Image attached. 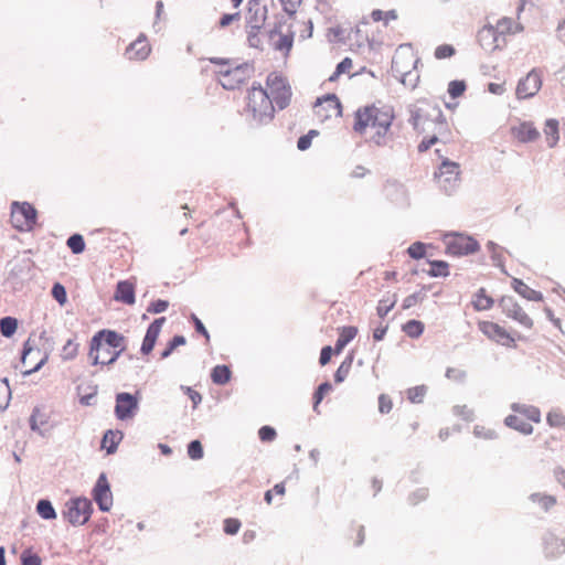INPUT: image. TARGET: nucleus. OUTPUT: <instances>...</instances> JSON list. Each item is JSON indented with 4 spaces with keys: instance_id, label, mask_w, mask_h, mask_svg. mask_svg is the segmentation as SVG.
Here are the masks:
<instances>
[{
    "instance_id": "e433bc0d",
    "label": "nucleus",
    "mask_w": 565,
    "mask_h": 565,
    "mask_svg": "<svg viewBox=\"0 0 565 565\" xmlns=\"http://www.w3.org/2000/svg\"><path fill=\"white\" fill-rule=\"evenodd\" d=\"M353 70V61L350 57L343 58L335 67V71L328 78L329 82H335L340 75L348 74L351 75Z\"/></svg>"
},
{
    "instance_id": "4d7b16f0",
    "label": "nucleus",
    "mask_w": 565,
    "mask_h": 565,
    "mask_svg": "<svg viewBox=\"0 0 565 565\" xmlns=\"http://www.w3.org/2000/svg\"><path fill=\"white\" fill-rule=\"evenodd\" d=\"M188 455L193 460H199L203 457V447L199 440H193L189 444Z\"/></svg>"
},
{
    "instance_id": "603ef678",
    "label": "nucleus",
    "mask_w": 565,
    "mask_h": 565,
    "mask_svg": "<svg viewBox=\"0 0 565 565\" xmlns=\"http://www.w3.org/2000/svg\"><path fill=\"white\" fill-rule=\"evenodd\" d=\"M332 390V386L330 383L326 382L319 385L318 390L315 393V403H313V409L317 412L318 406L323 399L324 395L328 394Z\"/></svg>"
},
{
    "instance_id": "0eeeda50",
    "label": "nucleus",
    "mask_w": 565,
    "mask_h": 565,
    "mask_svg": "<svg viewBox=\"0 0 565 565\" xmlns=\"http://www.w3.org/2000/svg\"><path fill=\"white\" fill-rule=\"evenodd\" d=\"M419 57L412 44L399 45L392 60V70L402 81L417 68Z\"/></svg>"
},
{
    "instance_id": "680f3d73",
    "label": "nucleus",
    "mask_w": 565,
    "mask_h": 565,
    "mask_svg": "<svg viewBox=\"0 0 565 565\" xmlns=\"http://www.w3.org/2000/svg\"><path fill=\"white\" fill-rule=\"evenodd\" d=\"M318 135L317 130H310L307 135L298 139L297 147L299 150L305 151L311 146L312 138Z\"/></svg>"
},
{
    "instance_id": "f03ea898",
    "label": "nucleus",
    "mask_w": 565,
    "mask_h": 565,
    "mask_svg": "<svg viewBox=\"0 0 565 565\" xmlns=\"http://www.w3.org/2000/svg\"><path fill=\"white\" fill-rule=\"evenodd\" d=\"M126 350V339L114 330L96 332L89 343L88 358L93 365L109 366Z\"/></svg>"
},
{
    "instance_id": "9b49d317",
    "label": "nucleus",
    "mask_w": 565,
    "mask_h": 565,
    "mask_svg": "<svg viewBox=\"0 0 565 565\" xmlns=\"http://www.w3.org/2000/svg\"><path fill=\"white\" fill-rule=\"evenodd\" d=\"M498 305L507 318L512 319L524 329H533V319L512 296H502L499 299Z\"/></svg>"
},
{
    "instance_id": "8fccbe9b",
    "label": "nucleus",
    "mask_w": 565,
    "mask_h": 565,
    "mask_svg": "<svg viewBox=\"0 0 565 565\" xmlns=\"http://www.w3.org/2000/svg\"><path fill=\"white\" fill-rule=\"evenodd\" d=\"M456 49L450 44H441L435 49L434 55L437 60L449 58L454 56Z\"/></svg>"
},
{
    "instance_id": "ea45409f",
    "label": "nucleus",
    "mask_w": 565,
    "mask_h": 565,
    "mask_svg": "<svg viewBox=\"0 0 565 565\" xmlns=\"http://www.w3.org/2000/svg\"><path fill=\"white\" fill-rule=\"evenodd\" d=\"M396 305V296L393 295L391 298H383L379 301L376 307V312L380 318H385L387 313L394 308Z\"/></svg>"
},
{
    "instance_id": "774afa93",
    "label": "nucleus",
    "mask_w": 565,
    "mask_h": 565,
    "mask_svg": "<svg viewBox=\"0 0 565 565\" xmlns=\"http://www.w3.org/2000/svg\"><path fill=\"white\" fill-rule=\"evenodd\" d=\"M428 497V491L427 489H418L416 490L415 492H413L411 495H409V502L413 504V505H416L418 504L420 501H424L426 500Z\"/></svg>"
},
{
    "instance_id": "864d4df0",
    "label": "nucleus",
    "mask_w": 565,
    "mask_h": 565,
    "mask_svg": "<svg viewBox=\"0 0 565 565\" xmlns=\"http://www.w3.org/2000/svg\"><path fill=\"white\" fill-rule=\"evenodd\" d=\"M351 365H352L351 360H345L340 364V366L338 367V370L334 374V381L337 383H341L347 379V376L349 375V372L351 370Z\"/></svg>"
},
{
    "instance_id": "58836bf2",
    "label": "nucleus",
    "mask_w": 565,
    "mask_h": 565,
    "mask_svg": "<svg viewBox=\"0 0 565 565\" xmlns=\"http://www.w3.org/2000/svg\"><path fill=\"white\" fill-rule=\"evenodd\" d=\"M428 275L431 277H447L449 275V265L444 260H433L429 263Z\"/></svg>"
},
{
    "instance_id": "f257e3e1",
    "label": "nucleus",
    "mask_w": 565,
    "mask_h": 565,
    "mask_svg": "<svg viewBox=\"0 0 565 565\" xmlns=\"http://www.w3.org/2000/svg\"><path fill=\"white\" fill-rule=\"evenodd\" d=\"M394 111L387 106L366 105L354 113L353 130L371 142L381 146L394 120Z\"/></svg>"
},
{
    "instance_id": "393cba45",
    "label": "nucleus",
    "mask_w": 565,
    "mask_h": 565,
    "mask_svg": "<svg viewBox=\"0 0 565 565\" xmlns=\"http://www.w3.org/2000/svg\"><path fill=\"white\" fill-rule=\"evenodd\" d=\"M265 21V13L258 19H255V22L252 20L248 21L249 26L247 31V41L250 47L262 49L264 34L262 31L263 23Z\"/></svg>"
},
{
    "instance_id": "f8f14e48",
    "label": "nucleus",
    "mask_w": 565,
    "mask_h": 565,
    "mask_svg": "<svg viewBox=\"0 0 565 565\" xmlns=\"http://www.w3.org/2000/svg\"><path fill=\"white\" fill-rule=\"evenodd\" d=\"M313 114L320 121L338 118L342 116V105L335 94H328L317 99Z\"/></svg>"
},
{
    "instance_id": "13d9d810",
    "label": "nucleus",
    "mask_w": 565,
    "mask_h": 565,
    "mask_svg": "<svg viewBox=\"0 0 565 565\" xmlns=\"http://www.w3.org/2000/svg\"><path fill=\"white\" fill-rule=\"evenodd\" d=\"M285 492H286L285 483L284 482L277 483L273 489L266 491L264 499L267 504H271L274 494L284 497Z\"/></svg>"
},
{
    "instance_id": "7c9ffc66",
    "label": "nucleus",
    "mask_w": 565,
    "mask_h": 565,
    "mask_svg": "<svg viewBox=\"0 0 565 565\" xmlns=\"http://www.w3.org/2000/svg\"><path fill=\"white\" fill-rule=\"evenodd\" d=\"M122 439V433L119 430H107L102 440V448L106 449L108 454L116 451L118 444Z\"/></svg>"
},
{
    "instance_id": "69168bd1",
    "label": "nucleus",
    "mask_w": 565,
    "mask_h": 565,
    "mask_svg": "<svg viewBox=\"0 0 565 565\" xmlns=\"http://www.w3.org/2000/svg\"><path fill=\"white\" fill-rule=\"evenodd\" d=\"M21 559L22 565H42L41 558L30 551H24L21 555Z\"/></svg>"
},
{
    "instance_id": "473e14b6",
    "label": "nucleus",
    "mask_w": 565,
    "mask_h": 565,
    "mask_svg": "<svg viewBox=\"0 0 565 565\" xmlns=\"http://www.w3.org/2000/svg\"><path fill=\"white\" fill-rule=\"evenodd\" d=\"M371 19L374 22H383V24L385 26H387L391 21H396L398 19V13L394 9L388 10V11H383V10H380V9H374L371 12Z\"/></svg>"
},
{
    "instance_id": "e2e57ef3",
    "label": "nucleus",
    "mask_w": 565,
    "mask_h": 565,
    "mask_svg": "<svg viewBox=\"0 0 565 565\" xmlns=\"http://www.w3.org/2000/svg\"><path fill=\"white\" fill-rule=\"evenodd\" d=\"M392 408H393V402H392L391 397L386 394H381L379 396V411L382 414H387L392 411Z\"/></svg>"
},
{
    "instance_id": "4468645a",
    "label": "nucleus",
    "mask_w": 565,
    "mask_h": 565,
    "mask_svg": "<svg viewBox=\"0 0 565 565\" xmlns=\"http://www.w3.org/2000/svg\"><path fill=\"white\" fill-rule=\"evenodd\" d=\"M542 87V74L532 70L516 85L515 95L519 99H526L535 96Z\"/></svg>"
},
{
    "instance_id": "a18cd8bd",
    "label": "nucleus",
    "mask_w": 565,
    "mask_h": 565,
    "mask_svg": "<svg viewBox=\"0 0 565 565\" xmlns=\"http://www.w3.org/2000/svg\"><path fill=\"white\" fill-rule=\"evenodd\" d=\"M365 537L364 527L362 525L352 526L349 533V540L352 545L360 546Z\"/></svg>"
},
{
    "instance_id": "a211bd4d",
    "label": "nucleus",
    "mask_w": 565,
    "mask_h": 565,
    "mask_svg": "<svg viewBox=\"0 0 565 565\" xmlns=\"http://www.w3.org/2000/svg\"><path fill=\"white\" fill-rule=\"evenodd\" d=\"M451 137V131L449 129V126L445 118H439L436 121V132L428 137L424 138L422 142L418 145V151L425 152L427 151L431 146H434L437 141H448Z\"/></svg>"
},
{
    "instance_id": "39448f33",
    "label": "nucleus",
    "mask_w": 565,
    "mask_h": 565,
    "mask_svg": "<svg viewBox=\"0 0 565 565\" xmlns=\"http://www.w3.org/2000/svg\"><path fill=\"white\" fill-rule=\"evenodd\" d=\"M511 409L514 414L507 416L504 424L521 434H532V423L537 424L541 422V412L535 406L514 403L512 404Z\"/></svg>"
},
{
    "instance_id": "09e8293b",
    "label": "nucleus",
    "mask_w": 565,
    "mask_h": 565,
    "mask_svg": "<svg viewBox=\"0 0 565 565\" xmlns=\"http://www.w3.org/2000/svg\"><path fill=\"white\" fill-rule=\"evenodd\" d=\"M11 390L6 380H0V409H4L10 402Z\"/></svg>"
},
{
    "instance_id": "49530a36",
    "label": "nucleus",
    "mask_w": 565,
    "mask_h": 565,
    "mask_svg": "<svg viewBox=\"0 0 565 565\" xmlns=\"http://www.w3.org/2000/svg\"><path fill=\"white\" fill-rule=\"evenodd\" d=\"M425 299V294L422 291L414 292L407 297L404 298L402 308L403 309H409L413 308L419 303H422Z\"/></svg>"
},
{
    "instance_id": "6ab92c4d",
    "label": "nucleus",
    "mask_w": 565,
    "mask_h": 565,
    "mask_svg": "<svg viewBox=\"0 0 565 565\" xmlns=\"http://www.w3.org/2000/svg\"><path fill=\"white\" fill-rule=\"evenodd\" d=\"M47 360V355L42 353L39 349L24 347L22 354V364L25 367V373L38 371Z\"/></svg>"
},
{
    "instance_id": "72a5a7b5",
    "label": "nucleus",
    "mask_w": 565,
    "mask_h": 565,
    "mask_svg": "<svg viewBox=\"0 0 565 565\" xmlns=\"http://www.w3.org/2000/svg\"><path fill=\"white\" fill-rule=\"evenodd\" d=\"M565 552V542L556 537H550L545 542V553L548 557H555Z\"/></svg>"
},
{
    "instance_id": "de8ad7c7",
    "label": "nucleus",
    "mask_w": 565,
    "mask_h": 565,
    "mask_svg": "<svg viewBox=\"0 0 565 565\" xmlns=\"http://www.w3.org/2000/svg\"><path fill=\"white\" fill-rule=\"evenodd\" d=\"M467 85L463 81H451L448 84V94L451 98H458L466 92Z\"/></svg>"
},
{
    "instance_id": "5fc2aeb1",
    "label": "nucleus",
    "mask_w": 565,
    "mask_h": 565,
    "mask_svg": "<svg viewBox=\"0 0 565 565\" xmlns=\"http://www.w3.org/2000/svg\"><path fill=\"white\" fill-rule=\"evenodd\" d=\"M407 253L412 258L420 259L426 254V246L422 242H415L408 247Z\"/></svg>"
},
{
    "instance_id": "f704fd0d",
    "label": "nucleus",
    "mask_w": 565,
    "mask_h": 565,
    "mask_svg": "<svg viewBox=\"0 0 565 565\" xmlns=\"http://www.w3.org/2000/svg\"><path fill=\"white\" fill-rule=\"evenodd\" d=\"M213 383L224 385L231 380V371L226 365H216L211 373Z\"/></svg>"
},
{
    "instance_id": "bb28decb",
    "label": "nucleus",
    "mask_w": 565,
    "mask_h": 565,
    "mask_svg": "<svg viewBox=\"0 0 565 565\" xmlns=\"http://www.w3.org/2000/svg\"><path fill=\"white\" fill-rule=\"evenodd\" d=\"M512 288L515 292H518L521 297L525 298L530 301H542L543 295L542 292L532 289L530 286H527L524 281L518 278H513L512 280Z\"/></svg>"
},
{
    "instance_id": "c03bdc74",
    "label": "nucleus",
    "mask_w": 565,
    "mask_h": 565,
    "mask_svg": "<svg viewBox=\"0 0 565 565\" xmlns=\"http://www.w3.org/2000/svg\"><path fill=\"white\" fill-rule=\"evenodd\" d=\"M460 172H461L460 164L455 161L444 160L441 162V164L439 166L440 175H445V174L459 175Z\"/></svg>"
},
{
    "instance_id": "7ed1b4c3",
    "label": "nucleus",
    "mask_w": 565,
    "mask_h": 565,
    "mask_svg": "<svg viewBox=\"0 0 565 565\" xmlns=\"http://www.w3.org/2000/svg\"><path fill=\"white\" fill-rule=\"evenodd\" d=\"M243 115L256 125H267L274 119V100L260 84H254L247 89L244 97Z\"/></svg>"
},
{
    "instance_id": "423d86ee",
    "label": "nucleus",
    "mask_w": 565,
    "mask_h": 565,
    "mask_svg": "<svg viewBox=\"0 0 565 565\" xmlns=\"http://www.w3.org/2000/svg\"><path fill=\"white\" fill-rule=\"evenodd\" d=\"M477 327L489 341L509 349H515L518 347V340L523 339L519 333L511 332L503 326L491 320H479Z\"/></svg>"
},
{
    "instance_id": "c756f323",
    "label": "nucleus",
    "mask_w": 565,
    "mask_h": 565,
    "mask_svg": "<svg viewBox=\"0 0 565 565\" xmlns=\"http://www.w3.org/2000/svg\"><path fill=\"white\" fill-rule=\"evenodd\" d=\"M358 334L356 327H343L339 330V338L335 342L334 351L337 354L341 353L345 345L352 341Z\"/></svg>"
},
{
    "instance_id": "37998d69",
    "label": "nucleus",
    "mask_w": 565,
    "mask_h": 565,
    "mask_svg": "<svg viewBox=\"0 0 565 565\" xmlns=\"http://www.w3.org/2000/svg\"><path fill=\"white\" fill-rule=\"evenodd\" d=\"M66 244L74 254H81L85 249L84 238L79 234H74L71 237H68Z\"/></svg>"
},
{
    "instance_id": "2f4dec72",
    "label": "nucleus",
    "mask_w": 565,
    "mask_h": 565,
    "mask_svg": "<svg viewBox=\"0 0 565 565\" xmlns=\"http://www.w3.org/2000/svg\"><path fill=\"white\" fill-rule=\"evenodd\" d=\"M402 330L407 337L418 339L424 333L425 324L419 320L412 319L402 326Z\"/></svg>"
},
{
    "instance_id": "aec40b11",
    "label": "nucleus",
    "mask_w": 565,
    "mask_h": 565,
    "mask_svg": "<svg viewBox=\"0 0 565 565\" xmlns=\"http://www.w3.org/2000/svg\"><path fill=\"white\" fill-rule=\"evenodd\" d=\"M493 26L504 44H507L508 35H514L524 30L523 25L518 20L508 17L499 19Z\"/></svg>"
},
{
    "instance_id": "20e7f679",
    "label": "nucleus",
    "mask_w": 565,
    "mask_h": 565,
    "mask_svg": "<svg viewBox=\"0 0 565 565\" xmlns=\"http://www.w3.org/2000/svg\"><path fill=\"white\" fill-rule=\"evenodd\" d=\"M210 61L213 64L220 65V70L216 72L217 81L228 90L241 87L243 84L247 83L254 74L253 66L247 63L231 65L228 61L216 57H211Z\"/></svg>"
},
{
    "instance_id": "5701e85b",
    "label": "nucleus",
    "mask_w": 565,
    "mask_h": 565,
    "mask_svg": "<svg viewBox=\"0 0 565 565\" xmlns=\"http://www.w3.org/2000/svg\"><path fill=\"white\" fill-rule=\"evenodd\" d=\"M151 47L145 36H139L126 50V56L130 61H142L150 54Z\"/></svg>"
},
{
    "instance_id": "338daca9",
    "label": "nucleus",
    "mask_w": 565,
    "mask_h": 565,
    "mask_svg": "<svg viewBox=\"0 0 565 565\" xmlns=\"http://www.w3.org/2000/svg\"><path fill=\"white\" fill-rule=\"evenodd\" d=\"M169 307V302L167 300H156L153 302L150 303V306L148 307L147 311L150 312V313H160V312H163L168 309Z\"/></svg>"
},
{
    "instance_id": "cd10ccee",
    "label": "nucleus",
    "mask_w": 565,
    "mask_h": 565,
    "mask_svg": "<svg viewBox=\"0 0 565 565\" xmlns=\"http://www.w3.org/2000/svg\"><path fill=\"white\" fill-rule=\"evenodd\" d=\"M271 45L277 51H284L288 53L292 47V35L282 34L280 31L273 30L269 34Z\"/></svg>"
},
{
    "instance_id": "3c124183",
    "label": "nucleus",
    "mask_w": 565,
    "mask_h": 565,
    "mask_svg": "<svg viewBox=\"0 0 565 565\" xmlns=\"http://www.w3.org/2000/svg\"><path fill=\"white\" fill-rule=\"evenodd\" d=\"M185 342L186 340L183 335L173 337L172 340L168 343L166 350L161 353V358H168L178 347L184 345Z\"/></svg>"
},
{
    "instance_id": "9d476101",
    "label": "nucleus",
    "mask_w": 565,
    "mask_h": 565,
    "mask_svg": "<svg viewBox=\"0 0 565 565\" xmlns=\"http://www.w3.org/2000/svg\"><path fill=\"white\" fill-rule=\"evenodd\" d=\"M93 512L92 502L86 498L71 499L65 503L64 518L74 526L84 525Z\"/></svg>"
},
{
    "instance_id": "0e129e2a",
    "label": "nucleus",
    "mask_w": 565,
    "mask_h": 565,
    "mask_svg": "<svg viewBox=\"0 0 565 565\" xmlns=\"http://www.w3.org/2000/svg\"><path fill=\"white\" fill-rule=\"evenodd\" d=\"M276 430L270 426H263L258 430V436L262 441L268 443L276 438Z\"/></svg>"
},
{
    "instance_id": "c85d7f7f",
    "label": "nucleus",
    "mask_w": 565,
    "mask_h": 565,
    "mask_svg": "<svg viewBox=\"0 0 565 565\" xmlns=\"http://www.w3.org/2000/svg\"><path fill=\"white\" fill-rule=\"evenodd\" d=\"M471 303L476 311H487L494 306V299L487 294L484 288H480L473 295Z\"/></svg>"
},
{
    "instance_id": "ddd939ff",
    "label": "nucleus",
    "mask_w": 565,
    "mask_h": 565,
    "mask_svg": "<svg viewBox=\"0 0 565 565\" xmlns=\"http://www.w3.org/2000/svg\"><path fill=\"white\" fill-rule=\"evenodd\" d=\"M479 245L470 236L452 234L446 237L447 253L451 255H468L475 253Z\"/></svg>"
},
{
    "instance_id": "bf43d9fd",
    "label": "nucleus",
    "mask_w": 565,
    "mask_h": 565,
    "mask_svg": "<svg viewBox=\"0 0 565 565\" xmlns=\"http://www.w3.org/2000/svg\"><path fill=\"white\" fill-rule=\"evenodd\" d=\"M241 529L238 519L228 518L224 520V532L228 535H235Z\"/></svg>"
},
{
    "instance_id": "2eb2a0df",
    "label": "nucleus",
    "mask_w": 565,
    "mask_h": 565,
    "mask_svg": "<svg viewBox=\"0 0 565 565\" xmlns=\"http://www.w3.org/2000/svg\"><path fill=\"white\" fill-rule=\"evenodd\" d=\"M138 397L129 393H119L116 396L115 414L118 419L132 418L138 409Z\"/></svg>"
},
{
    "instance_id": "dca6fc26",
    "label": "nucleus",
    "mask_w": 565,
    "mask_h": 565,
    "mask_svg": "<svg viewBox=\"0 0 565 565\" xmlns=\"http://www.w3.org/2000/svg\"><path fill=\"white\" fill-rule=\"evenodd\" d=\"M93 498L102 511H109L113 505V494L105 473H102L93 490Z\"/></svg>"
},
{
    "instance_id": "6e6552de",
    "label": "nucleus",
    "mask_w": 565,
    "mask_h": 565,
    "mask_svg": "<svg viewBox=\"0 0 565 565\" xmlns=\"http://www.w3.org/2000/svg\"><path fill=\"white\" fill-rule=\"evenodd\" d=\"M266 86L270 90L269 96L280 109L288 106L291 98V88L281 73H269L266 77Z\"/></svg>"
},
{
    "instance_id": "4be33fe9",
    "label": "nucleus",
    "mask_w": 565,
    "mask_h": 565,
    "mask_svg": "<svg viewBox=\"0 0 565 565\" xmlns=\"http://www.w3.org/2000/svg\"><path fill=\"white\" fill-rule=\"evenodd\" d=\"M512 137L520 142H532L540 137V132L533 122L523 121L511 128Z\"/></svg>"
},
{
    "instance_id": "412c9836",
    "label": "nucleus",
    "mask_w": 565,
    "mask_h": 565,
    "mask_svg": "<svg viewBox=\"0 0 565 565\" xmlns=\"http://www.w3.org/2000/svg\"><path fill=\"white\" fill-rule=\"evenodd\" d=\"M166 318L161 317L156 319L147 329L146 335L141 345V353L148 355L154 348L157 339L161 332Z\"/></svg>"
},
{
    "instance_id": "b1692460",
    "label": "nucleus",
    "mask_w": 565,
    "mask_h": 565,
    "mask_svg": "<svg viewBox=\"0 0 565 565\" xmlns=\"http://www.w3.org/2000/svg\"><path fill=\"white\" fill-rule=\"evenodd\" d=\"M135 292L136 284L132 280H121L116 286L114 299L131 306L136 301Z\"/></svg>"
},
{
    "instance_id": "052dcab7",
    "label": "nucleus",
    "mask_w": 565,
    "mask_h": 565,
    "mask_svg": "<svg viewBox=\"0 0 565 565\" xmlns=\"http://www.w3.org/2000/svg\"><path fill=\"white\" fill-rule=\"evenodd\" d=\"M52 296L54 297V299L61 305H65L66 300H67V296H66V290L64 288V286H62L61 284L56 282L53 288H52Z\"/></svg>"
},
{
    "instance_id": "6e6d98bb",
    "label": "nucleus",
    "mask_w": 565,
    "mask_h": 565,
    "mask_svg": "<svg viewBox=\"0 0 565 565\" xmlns=\"http://www.w3.org/2000/svg\"><path fill=\"white\" fill-rule=\"evenodd\" d=\"M426 394L425 386H415L407 391V397L412 403H422Z\"/></svg>"
},
{
    "instance_id": "1a4fd4ad",
    "label": "nucleus",
    "mask_w": 565,
    "mask_h": 565,
    "mask_svg": "<svg viewBox=\"0 0 565 565\" xmlns=\"http://www.w3.org/2000/svg\"><path fill=\"white\" fill-rule=\"evenodd\" d=\"M36 210L28 202L12 203L11 223L20 232L32 231L36 224Z\"/></svg>"
},
{
    "instance_id": "79ce46f5",
    "label": "nucleus",
    "mask_w": 565,
    "mask_h": 565,
    "mask_svg": "<svg viewBox=\"0 0 565 565\" xmlns=\"http://www.w3.org/2000/svg\"><path fill=\"white\" fill-rule=\"evenodd\" d=\"M78 354V343H76L75 341L73 340H68L62 351H61V358L64 360V361H70V360H73L76 358V355Z\"/></svg>"
},
{
    "instance_id": "f3484780",
    "label": "nucleus",
    "mask_w": 565,
    "mask_h": 565,
    "mask_svg": "<svg viewBox=\"0 0 565 565\" xmlns=\"http://www.w3.org/2000/svg\"><path fill=\"white\" fill-rule=\"evenodd\" d=\"M479 45L488 53L502 49L505 44L500 40L492 24L482 26L477 33Z\"/></svg>"
},
{
    "instance_id": "a878e982",
    "label": "nucleus",
    "mask_w": 565,
    "mask_h": 565,
    "mask_svg": "<svg viewBox=\"0 0 565 565\" xmlns=\"http://www.w3.org/2000/svg\"><path fill=\"white\" fill-rule=\"evenodd\" d=\"M544 139L550 148L556 147L559 141V122L558 120L551 118L545 121L543 128Z\"/></svg>"
},
{
    "instance_id": "a19ab883",
    "label": "nucleus",
    "mask_w": 565,
    "mask_h": 565,
    "mask_svg": "<svg viewBox=\"0 0 565 565\" xmlns=\"http://www.w3.org/2000/svg\"><path fill=\"white\" fill-rule=\"evenodd\" d=\"M18 328V321L15 318L6 317L0 321V330L4 337H11Z\"/></svg>"
},
{
    "instance_id": "4c0bfd02",
    "label": "nucleus",
    "mask_w": 565,
    "mask_h": 565,
    "mask_svg": "<svg viewBox=\"0 0 565 565\" xmlns=\"http://www.w3.org/2000/svg\"><path fill=\"white\" fill-rule=\"evenodd\" d=\"M546 422L551 427L565 428V414L558 408L552 409L547 413Z\"/></svg>"
},
{
    "instance_id": "c9c22d12",
    "label": "nucleus",
    "mask_w": 565,
    "mask_h": 565,
    "mask_svg": "<svg viewBox=\"0 0 565 565\" xmlns=\"http://www.w3.org/2000/svg\"><path fill=\"white\" fill-rule=\"evenodd\" d=\"M38 514L44 520L56 519V511L53 508L51 501L42 499L36 504Z\"/></svg>"
}]
</instances>
